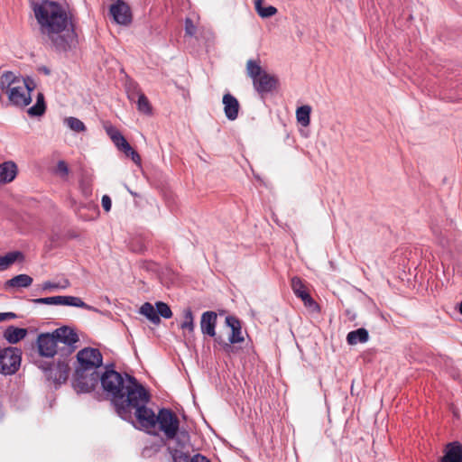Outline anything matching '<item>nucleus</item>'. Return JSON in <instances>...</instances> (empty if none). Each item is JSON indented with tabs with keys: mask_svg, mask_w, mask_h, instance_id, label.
I'll return each mask as SVG.
<instances>
[{
	"mask_svg": "<svg viewBox=\"0 0 462 462\" xmlns=\"http://www.w3.org/2000/svg\"><path fill=\"white\" fill-rule=\"evenodd\" d=\"M35 18L43 39L58 51L76 49L79 36L75 17L59 3L44 0L33 7Z\"/></svg>",
	"mask_w": 462,
	"mask_h": 462,
	"instance_id": "nucleus-1",
	"label": "nucleus"
},
{
	"mask_svg": "<svg viewBox=\"0 0 462 462\" xmlns=\"http://www.w3.org/2000/svg\"><path fill=\"white\" fill-rule=\"evenodd\" d=\"M72 385L77 393H89L99 382L97 368L103 365V356L97 348L85 347L77 353Z\"/></svg>",
	"mask_w": 462,
	"mask_h": 462,
	"instance_id": "nucleus-2",
	"label": "nucleus"
},
{
	"mask_svg": "<svg viewBox=\"0 0 462 462\" xmlns=\"http://www.w3.org/2000/svg\"><path fill=\"white\" fill-rule=\"evenodd\" d=\"M99 381L104 391L115 404L117 413L124 412L125 404L133 395L141 396L138 389L142 384L134 376L127 374L123 375L115 370L107 369L102 375L99 374Z\"/></svg>",
	"mask_w": 462,
	"mask_h": 462,
	"instance_id": "nucleus-3",
	"label": "nucleus"
},
{
	"mask_svg": "<svg viewBox=\"0 0 462 462\" xmlns=\"http://www.w3.org/2000/svg\"><path fill=\"white\" fill-rule=\"evenodd\" d=\"M79 341L76 331L68 326L56 328L51 333H41L36 339L38 354L43 357H53L55 355L70 356L77 348Z\"/></svg>",
	"mask_w": 462,
	"mask_h": 462,
	"instance_id": "nucleus-4",
	"label": "nucleus"
},
{
	"mask_svg": "<svg viewBox=\"0 0 462 462\" xmlns=\"http://www.w3.org/2000/svg\"><path fill=\"white\" fill-rule=\"evenodd\" d=\"M138 392L141 396L139 397L138 394L133 395L128 399V402L125 404L124 412L118 414L123 419H126L130 416L132 410H134V415L141 426L146 430L153 429L156 426L157 414L146 406L150 401V393L143 385L138 389Z\"/></svg>",
	"mask_w": 462,
	"mask_h": 462,
	"instance_id": "nucleus-5",
	"label": "nucleus"
},
{
	"mask_svg": "<svg viewBox=\"0 0 462 462\" xmlns=\"http://www.w3.org/2000/svg\"><path fill=\"white\" fill-rule=\"evenodd\" d=\"M246 72L253 79L254 88L258 93H268L275 88L277 84L276 78L263 70L259 60H247Z\"/></svg>",
	"mask_w": 462,
	"mask_h": 462,
	"instance_id": "nucleus-6",
	"label": "nucleus"
},
{
	"mask_svg": "<svg viewBox=\"0 0 462 462\" xmlns=\"http://www.w3.org/2000/svg\"><path fill=\"white\" fill-rule=\"evenodd\" d=\"M225 322L231 329L228 340L226 341L221 336H217L215 338V342L220 346L225 354L231 356L238 351V348L235 345L244 342L245 337L242 333L241 322L236 317L227 316Z\"/></svg>",
	"mask_w": 462,
	"mask_h": 462,
	"instance_id": "nucleus-7",
	"label": "nucleus"
},
{
	"mask_svg": "<svg viewBox=\"0 0 462 462\" xmlns=\"http://www.w3.org/2000/svg\"><path fill=\"white\" fill-rule=\"evenodd\" d=\"M168 439H174L180 430V420L171 409H160L157 414L156 425Z\"/></svg>",
	"mask_w": 462,
	"mask_h": 462,
	"instance_id": "nucleus-8",
	"label": "nucleus"
},
{
	"mask_svg": "<svg viewBox=\"0 0 462 462\" xmlns=\"http://www.w3.org/2000/svg\"><path fill=\"white\" fill-rule=\"evenodd\" d=\"M22 352L17 347L9 346L0 350V373L13 374L20 367Z\"/></svg>",
	"mask_w": 462,
	"mask_h": 462,
	"instance_id": "nucleus-9",
	"label": "nucleus"
},
{
	"mask_svg": "<svg viewBox=\"0 0 462 462\" xmlns=\"http://www.w3.org/2000/svg\"><path fill=\"white\" fill-rule=\"evenodd\" d=\"M105 129L116 148L123 152L127 157H130L134 163L140 165L141 156L132 148L121 132L112 125H106Z\"/></svg>",
	"mask_w": 462,
	"mask_h": 462,
	"instance_id": "nucleus-10",
	"label": "nucleus"
},
{
	"mask_svg": "<svg viewBox=\"0 0 462 462\" xmlns=\"http://www.w3.org/2000/svg\"><path fill=\"white\" fill-rule=\"evenodd\" d=\"M34 88V83L32 79H27L23 81V85H18L12 88L6 94L8 99L14 106L24 107L32 101L31 92Z\"/></svg>",
	"mask_w": 462,
	"mask_h": 462,
	"instance_id": "nucleus-11",
	"label": "nucleus"
},
{
	"mask_svg": "<svg viewBox=\"0 0 462 462\" xmlns=\"http://www.w3.org/2000/svg\"><path fill=\"white\" fill-rule=\"evenodd\" d=\"M62 358L59 359L56 364L43 369L46 371L48 379L52 380L55 383H65L70 373L69 356H61Z\"/></svg>",
	"mask_w": 462,
	"mask_h": 462,
	"instance_id": "nucleus-12",
	"label": "nucleus"
},
{
	"mask_svg": "<svg viewBox=\"0 0 462 462\" xmlns=\"http://www.w3.org/2000/svg\"><path fill=\"white\" fill-rule=\"evenodd\" d=\"M291 286L294 294L300 298L306 308L312 312H319V306L310 295L308 289L300 277H292L291 280Z\"/></svg>",
	"mask_w": 462,
	"mask_h": 462,
	"instance_id": "nucleus-13",
	"label": "nucleus"
},
{
	"mask_svg": "<svg viewBox=\"0 0 462 462\" xmlns=\"http://www.w3.org/2000/svg\"><path fill=\"white\" fill-rule=\"evenodd\" d=\"M110 14L116 23L119 24H129L132 21V14L129 5L122 0H117L110 6Z\"/></svg>",
	"mask_w": 462,
	"mask_h": 462,
	"instance_id": "nucleus-14",
	"label": "nucleus"
},
{
	"mask_svg": "<svg viewBox=\"0 0 462 462\" xmlns=\"http://www.w3.org/2000/svg\"><path fill=\"white\" fill-rule=\"evenodd\" d=\"M25 79L13 71H4L0 73V88L2 92L7 94L12 88L23 85Z\"/></svg>",
	"mask_w": 462,
	"mask_h": 462,
	"instance_id": "nucleus-15",
	"label": "nucleus"
},
{
	"mask_svg": "<svg viewBox=\"0 0 462 462\" xmlns=\"http://www.w3.org/2000/svg\"><path fill=\"white\" fill-rule=\"evenodd\" d=\"M222 103L224 105V113L226 118L234 121L238 117L240 104L238 100L230 93L223 96Z\"/></svg>",
	"mask_w": 462,
	"mask_h": 462,
	"instance_id": "nucleus-16",
	"label": "nucleus"
},
{
	"mask_svg": "<svg viewBox=\"0 0 462 462\" xmlns=\"http://www.w3.org/2000/svg\"><path fill=\"white\" fill-rule=\"evenodd\" d=\"M217 313L214 311H206L202 314L200 319V328L204 335L216 338Z\"/></svg>",
	"mask_w": 462,
	"mask_h": 462,
	"instance_id": "nucleus-17",
	"label": "nucleus"
},
{
	"mask_svg": "<svg viewBox=\"0 0 462 462\" xmlns=\"http://www.w3.org/2000/svg\"><path fill=\"white\" fill-rule=\"evenodd\" d=\"M444 452L441 462H462V445L459 442L448 443Z\"/></svg>",
	"mask_w": 462,
	"mask_h": 462,
	"instance_id": "nucleus-18",
	"label": "nucleus"
},
{
	"mask_svg": "<svg viewBox=\"0 0 462 462\" xmlns=\"http://www.w3.org/2000/svg\"><path fill=\"white\" fill-rule=\"evenodd\" d=\"M16 174L17 166L14 162L8 161L0 164V182H11L14 180Z\"/></svg>",
	"mask_w": 462,
	"mask_h": 462,
	"instance_id": "nucleus-19",
	"label": "nucleus"
},
{
	"mask_svg": "<svg viewBox=\"0 0 462 462\" xmlns=\"http://www.w3.org/2000/svg\"><path fill=\"white\" fill-rule=\"evenodd\" d=\"M33 280L28 274H19L12 279L7 280L5 284V290L14 289V288H28L32 285Z\"/></svg>",
	"mask_w": 462,
	"mask_h": 462,
	"instance_id": "nucleus-20",
	"label": "nucleus"
},
{
	"mask_svg": "<svg viewBox=\"0 0 462 462\" xmlns=\"http://www.w3.org/2000/svg\"><path fill=\"white\" fill-rule=\"evenodd\" d=\"M27 335L26 328L9 326L4 332V337L11 344H16Z\"/></svg>",
	"mask_w": 462,
	"mask_h": 462,
	"instance_id": "nucleus-21",
	"label": "nucleus"
},
{
	"mask_svg": "<svg viewBox=\"0 0 462 462\" xmlns=\"http://www.w3.org/2000/svg\"><path fill=\"white\" fill-rule=\"evenodd\" d=\"M368 339V331L364 328L350 331L346 336V342L350 346H355L358 343H365Z\"/></svg>",
	"mask_w": 462,
	"mask_h": 462,
	"instance_id": "nucleus-22",
	"label": "nucleus"
},
{
	"mask_svg": "<svg viewBox=\"0 0 462 462\" xmlns=\"http://www.w3.org/2000/svg\"><path fill=\"white\" fill-rule=\"evenodd\" d=\"M23 257V254L18 251L10 252L4 256H0V271L8 269L15 261Z\"/></svg>",
	"mask_w": 462,
	"mask_h": 462,
	"instance_id": "nucleus-23",
	"label": "nucleus"
},
{
	"mask_svg": "<svg viewBox=\"0 0 462 462\" xmlns=\"http://www.w3.org/2000/svg\"><path fill=\"white\" fill-rule=\"evenodd\" d=\"M311 107L308 105L301 106L296 110V118L302 126H309L310 124Z\"/></svg>",
	"mask_w": 462,
	"mask_h": 462,
	"instance_id": "nucleus-24",
	"label": "nucleus"
},
{
	"mask_svg": "<svg viewBox=\"0 0 462 462\" xmlns=\"http://www.w3.org/2000/svg\"><path fill=\"white\" fill-rule=\"evenodd\" d=\"M140 313L145 316L153 324H159L161 321L160 317L157 315L156 309L149 302H145L142 305Z\"/></svg>",
	"mask_w": 462,
	"mask_h": 462,
	"instance_id": "nucleus-25",
	"label": "nucleus"
},
{
	"mask_svg": "<svg viewBox=\"0 0 462 462\" xmlns=\"http://www.w3.org/2000/svg\"><path fill=\"white\" fill-rule=\"evenodd\" d=\"M263 0H254L255 11L259 14V16H261L262 18L271 17L277 13L276 7H274L273 5L264 7L263 5Z\"/></svg>",
	"mask_w": 462,
	"mask_h": 462,
	"instance_id": "nucleus-26",
	"label": "nucleus"
},
{
	"mask_svg": "<svg viewBox=\"0 0 462 462\" xmlns=\"http://www.w3.org/2000/svg\"><path fill=\"white\" fill-rule=\"evenodd\" d=\"M137 95V109L143 114L149 115L152 112L151 104L146 97V96L141 91V89L136 90Z\"/></svg>",
	"mask_w": 462,
	"mask_h": 462,
	"instance_id": "nucleus-27",
	"label": "nucleus"
},
{
	"mask_svg": "<svg viewBox=\"0 0 462 462\" xmlns=\"http://www.w3.org/2000/svg\"><path fill=\"white\" fill-rule=\"evenodd\" d=\"M46 109L44 97L42 93L37 96L36 104L29 108L28 114L32 116H40L44 114Z\"/></svg>",
	"mask_w": 462,
	"mask_h": 462,
	"instance_id": "nucleus-28",
	"label": "nucleus"
},
{
	"mask_svg": "<svg viewBox=\"0 0 462 462\" xmlns=\"http://www.w3.org/2000/svg\"><path fill=\"white\" fill-rule=\"evenodd\" d=\"M63 305L82 308L88 310H93L94 308L85 303L80 298L74 296H64Z\"/></svg>",
	"mask_w": 462,
	"mask_h": 462,
	"instance_id": "nucleus-29",
	"label": "nucleus"
},
{
	"mask_svg": "<svg viewBox=\"0 0 462 462\" xmlns=\"http://www.w3.org/2000/svg\"><path fill=\"white\" fill-rule=\"evenodd\" d=\"M67 125L74 132H84L86 130V126L82 121L79 119L69 116L65 119Z\"/></svg>",
	"mask_w": 462,
	"mask_h": 462,
	"instance_id": "nucleus-30",
	"label": "nucleus"
},
{
	"mask_svg": "<svg viewBox=\"0 0 462 462\" xmlns=\"http://www.w3.org/2000/svg\"><path fill=\"white\" fill-rule=\"evenodd\" d=\"M33 302H35L37 304L63 305L64 296L39 298V299L33 300Z\"/></svg>",
	"mask_w": 462,
	"mask_h": 462,
	"instance_id": "nucleus-31",
	"label": "nucleus"
},
{
	"mask_svg": "<svg viewBox=\"0 0 462 462\" xmlns=\"http://www.w3.org/2000/svg\"><path fill=\"white\" fill-rule=\"evenodd\" d=\"M183 330H188L189 332H193L194 330V322H193V315L192 311L188 309L184 311V321L180 325Z\"/></svg>",
	"mask_w": 462,
	"mask_h": 462,
	"instance_id": "nucleus-32",
	"label": "nucleus"
},
{
	"mask_svg": "<svg viewBox=\"0 0 462 462\" xmlns=\"http://www.w3.org/2000/svg\"><path fill=\"white\" fill-rule=\"evenodd\" d=\"M156 312L158 316H162L164 319H170L172 316L170 307L162 301L156 302Z\"/></svg>",
	"mask_w": 462,
	"mask_h": 462,
	"instance_id": "nucleus-33",
	"label": "nucleus"
},
{
	"mask_svg": "<svg viewBox=\"0 0 462 462\" xmlns=\"http://www.w3.org/2000/svg\"><path fill=\"white\" fill-rule=\"evenodd\" d=\"M140 89L136 83H129L127 86L126 91L128 95V98L131 100H134L137 98L136 90Z\"/></svg>",
	"mask_w": 462,
	"mask_h": 462,
	"instance_id": "nucleus-34",
	"label": "nucleus"
},
{
	"mask_svg": "<svg viewBox=\"0 0 462 462\" xmlns=\"http://www.w3.org/2000/svg\"><path fill=\"white\" fill-rule=\"evenodd\" d=\"M185 32L190 36L194 35L196 32V26L193 24V22L189 18H187L185 21Z\"/></svg>",
	"mask_w": 462,
	"mask_h": 462,
	"instance_id": "nucleus-35",
	"label": "nucleus"
},
{
	"mask_svg": "<svg viewBox=\"0 0 462 462\" xmlns=\"http://www.w3.org/2000/svg\"><path fill=\"white\" fill-rule=\"evenodd\" d=\"M172 457L175 462H177V460L187 462L189 459V454L178 450H175V452L172 455Z\"/></svg>",
	"mask_w": 462,
	"mask_h": 462,
	"instance_id": "nucleus-36",
	"label": "nucleus"
},
{
	"mask_svg": "<svg viewBox=\"0 0 462 462\" xmlns=\"http://www.w3.org/2000/svg\"><path fill=\"white\" fill-rule=\"evenodd\" d=\"M101 204L105 211L108 212L112 207V201L108 195H104L101 199Z\"/></svg>",
	"mask_w": 462,
	"mask_h": 462,
	"instance_id": "nucleus-37",
	"label": "nucleus"
},
{
	"mask_svg": "<svg viewBox=\"0 0 462 462\" xmlns=\"http://www.w3.org/2000/svg\"><path fill=\"white\" fill-rule=\"evenodd\" d=\"M57 171L60 174L66 176L69 173V167L64 161H60L57 164Z\"/></svg>",
	"mask_w": 462,
	"mask_h": 462,
	"instance_id": "nucleus-38",
	"label": "nucleus"
},
{
	"mask_svg": "<svg viewBox=\"0 0 462 462\" xmlns=\"http://www.w3.org/2000/svg\"><path fill=\"white\" fill-rule=\"evenodd\" d=\"M190 462H210V460L201 454H196L190 458Z\"/></svg>",
	"mask_w": 462,
	"mask_h": 462,
	"instance_id": "nucleus-39",
	"label": "nucleus"
},
{
	"mask_svg": "<svg viewBox=\"0 0 462 462\" xmlns=\"http://www.w3.org/2000/svg\"><path fill=\"white\" fill-rule=\"evenodd\" d=\"M15 317H16V315L13 312L0 313V322L7 320V319H14Z\"/></svg>",
	"mask_w": 462,
	"mask_h": 462,
	"instance_id": "nucleus-40",
	"label": "nucleus"
},
{
	"mask_svg": "<svg viewBox=\"0 0 462 462\" xmlns=\"http://www.w3.org/2000/svg\"><path fill=\"white\" fill-rule=\"evenodd\" d=\"M58 288H60V286L58 283H54L51 282H45L42 284L43 290H51V289H58Z\"/></svg>",
	"mask_w": 462,
	"mask_h": 462,
	"instance_id": "nucleus-41",
	"label": "nucleus"
},
{
	"mask_svg": "<svg viewBox=\"0 0 462 462\" xmlns=\"http://www.w3.org/2000/svg\"><path fill=\"white\" fill-rule=\"evenodd\" d=\"M459 311L462 314V300H461V303H460Z\"/></svg>",
	"mask_w": 462,
	"mask_h": 462,
	"instance_id": "nucleus-42",
	"label": "nucleus"
}]
</instances>
